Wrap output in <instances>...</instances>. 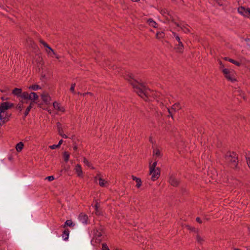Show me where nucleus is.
I'll return each mask as SVG.
<instances>
[{"label": "nucleus", "mask_w": 250, "mask_h": 250, "mask_svg": "<svg viewBox=\"0 0 250 250\" xmlns=\"http://www.w3.org/2000/svg\"><path fill=\"white\" fill-rule=\"evenodd\" d=\"M125 79L132 86L134 91L145 101H148L150 89L147 87L145 83L141 81H138L134 79L131 75L126 76Z\"/></svg>", "instance_id": "1"}, {"label": "nucleus", "mask_w": 250, "mask_h": 250, "mask_svg": "<svg viewBox=\"0 0 250 250\" xmlns=\"http://www.w3.org/2000/svg\"><path fill=\"white\" fill-rule=\"evenodd\" d=\"M225 159L230 167L234 169L237 168L238 156L234 152H228L225 155Z\"/></svg>", "instance_id": "2"}, {"label": "nucleus", "mask_w": 250, "mask_h": 250, "mask_svg": "<svg viewBox=\"0 0 250 250\" xmlns=\"http://www.w3.org/2000/svg\"><path fill=\"white\" fill-rule=\"evenodd\" d=\"M224 77L227 79L228 81L231 82H234L237 81L236 78V73L235 71L232 69H229L227 68H224L222 70Z\"/></svg>", "instance_id": "3"}, {"label": "nucleus", "mask_w": 250, "mask_h": 250, "mask_svg": "<svg viewBox=\"0 0 250 250\" xmlns=\"http://www.w3.org/2000/svg\"><path fill=\"white\" fill-rule=\"evenodd\" d=\"M21 98L24 100L37 101L39 99V96L35 92L29 94L27 92H23L21 95Z\"/></svg>", "instance_id": "4"}, {"label": "nucleus", "mask_w": 250, "mask_h": 250, "mask_svg": "<svg viewBox=\"0 0 250 250\" xmlns=\"http://www.w3.org/2000/svg\"><path fill=\"white\" fill-rule=\"evenodd\" d=\"M172 34L178 43V44L174 48L176 52L179 53H182L184 50V45L181 42L180 37L176 33L174 32H172Z\"/></svg>", "instance_id": "5"}, {"label": "nucleus", "mask_w": 250, "mask_h": 250, "mask_svg": "<svg viewBox=\"0 0 250 250\" xmlns=\"http://www.w3.org/2000/svg\"><path fill=\"white\" fill-rule=\"evenodd\" d=\"M13 106V104L7 102L1 103L0 104V118L1 117V113H4L7 109H10Z\"/></svg>", "instance_id": "6"}, {"label": "nucleus", "mask_w": 250, "mask_h": 250, "mask_svg": "<svg viewBox=\"0 0 250 250\" xmlns=\"http://www.w3.org/2000/svg\"><path fill=\"white\" fill-rule=\"evenodd\" d=\"M39 42L44 46V47L46 48L45 51L48 55H50L52 57H53V55H56V53L54 51V50L44 41L40 39Z\"/></svg>", "instance_id": "7"}, {"label": "nucleus", "mask_w": 250, "mask_h": 250, "mask_svg": "<svg viewBox=\"0 0 250 250\" xmlns=\"http://www.w3.org/2000/svg\"><path fill=\"white\" fill-rule=\"evenodd\" d=\"M160 173L161 170L159 167H157L156 169H154L152 172H151V170H149V174L151 175V179L153 181H156L159 178Z\"/></svg>", "instance_id": "8"}, {"label": "nucleus", "mask_w": 250, "mask_h": 250, "mask_svg": "<svg viewBox=\"0 0 250 250\" xmlns=\"http://www.w3.org/2000/svg\"><path fill=\"white\" fill-rule=\"evenodd\" d=\"M238 11L241 14L248 16V15L250 14V8L246 9L244 7L241 6L238 8Z\"/></svg>", "instance_id": "9"}, {"label": "nucleus", "mask_w": 250, "mask_h": 250, "mask_svg": "<svg viewBox=\"0 0 250 250\" xmlns=\"http://www.w3.org/2000/svg\"><path fill=\"white\" fill-rule=\"evenodd\" d=\"M57 127L58 134L62 138H67L68 136L63 133V131L62 127V124L59 122L57 123Z\"/></svg>", "instance_id": "10"}, {"label": "nucleus", "mask_w": 250, "mask_h": 250, "mask_svg": "<svg viewBox=\"0 0 250 250\" xmlns=\"http://www.w3.org/2000/svg\"><path fill=\"white\" fill-rule=\"evenodd\" d=\"M168 182L173 187H177L179 184V181L173 176L169 177Z\"/></svg>", "instance_id": "11"}, {"label": "nucleus", "mask_w": 250, "mask_h": 250, "mask_svg": "<svg viewBox=\"0 0 250 250\" xmlns=\"http://www.w3.org/2000/svg\"><path fill=\"white\" fill-rule=\"evenodd\" d=\"M1 114V117L0 118V120H3L2 123H5L7 122L9 120V118L11 115V114H8L7 112H4V113H2Z\"/></svg>", "instance_id": "12"}, {"label": "nucleus", "mask_w": 250, "mask_h": 250, "mask_svg": "<svg viewBox=\"0 0 250 250\" xmlns=\"http://www.w3.org/2000/svg\"><path fill=\"white\" fill-rule=\"evenodd\" d=\"M79 219L81 222H82L83 224H87V220H88V217L87 216L83 213H81L79 215Z\"/></svg>", "instance_id": "13"}, {"label": "nucleus", "mask_w": 250, "mask_h": 250, "mask_svg": "<svg viewBox=\"0 0 250 250\" xmlns=\"http://www.w3.org/2000/svg\"><path fill=\"white\" fill-rule=\"evenodd\" d=\"M74 169L77 173L78 176L80 177H83V171L82 167L80 164H77L76 166Z\"/></svg>", "instance_id": "14"}, {"label": "nucleus", "mask_w": 250, "mask_h": 250, "mask_svg": "<svg viewBox=\"0 0 250 250\" xmlns=\"http://www.w3.org/2000/svg\"><path fill=\"white\" fill-rule=\"evenodd\" d=\"M22 89L21 88H15L12 92V93L18 97H20L21 98L22 94Z\"/></svg>", "instance_id": "15"}, {"label": "nucleus", "mask_w": 250, "mask_h": 250, "mask_svg": "<svg viewBox=\"0 0 250 250\" xmlns=\"http://www.w3.org/2000/svg\"><path fill=\"white\" fill-rule=\"evenodd\" d=\"M53 106L55 109L58 111H61L62 112H64L65 111L64 108L63 107L61 106L60 104L56 102H55L53 103Z\"/></svg>", "instance_id": "16"}, {"label": "nucleus", "mask_w": 250, "mask_h": 250, "mask_svg": "<svg viewBox=\"0 0 250 250\" xmlns=\"http://www.w3.org/2000/svg\"><path fill=\"white\" fill-rule=\"evenodd\" d=\"M166 19L168 21H171L173 22L177 27H180V25L178 23L175 21V19L172 15H171L170 13L169 15L166 16Z\"/></svg>", "instance_id": "17"}, {"label": "nucleus", "mask_w": 250, "mask_h": 250, "mask_svg": "<svg viewBox=\"0 0 250 250\" xmlns=\"http://www.w3.org/2000/svg\"><path fill=\"white\" fill-rule=\"evenodd\" d=\"M185 227L188 229L191 232H193L194 233H197L199 231V229L195 228V227H191L189 225L185 224L182 225V227Z\"/></svg>", "instance_id": "18"}, {"label": "nucleus", "mask_w": 250, "mask_h": 250, "mask_svg": "<svg viewBox=\"0 0 250 250\" xmlns=\"http://www.w3.org/2000/svg\"><path fill=\"white\" fill-rule=\"evenodd\" d=\"M41 97L42 101L46 104L49 103L50 101V97L48 94L43 93L42 94Z\"/></svg>", "instance_id": "19"}, {"label": "nucleus", "mask_w": 250, "mask_h": 250, "mask_svg": "<svg viewBox=\"0 0 250 250\" xmlns=\"http://www.w3.org/2000/svg\"><path fill=\"white\" fill-rule=\"evenodd\" d=\"M132 179L133 181H135L136 182V187L139 188L142 185L141 179L139 178H137L133 175H132Z\"/></svg>", "instance_id": "20"}, {"label": "nucleus", "mask_w": 250, "mask_h": 250, "mask_svg": "<svg viewBox=\"0 0 250 250\" xmlns=\"http://www.w3.org/2000/svg\"><path fill=\"white\" fill-rule=\"evenodd\" d=\"M181 109V106L179 103H176L173 104L171 107V110H173L174 112L178 111Z\"/></svg>", "instance_id": "21"}, {"label": "nucleus", "mask_w": 250, "mask_h": 250, "mask_svg": "<svg viewBox=\"0 0 250 250\" xmlns=\"http://www.w3.org/2000/svg\"><path fill=\"white\" fill-rule=\"evenodd\" d=\"M96 56L94 57V60L97 63H99L101 60L103 59V54L98 52V54L95 52Z\"/></svg>", "instance_id": "22"}, {"label": "nucleus", "mask_w": 250, "mask_h": 250, "mask_svg": "<svg viewBox=\"0 0 250 250\" xmlns=\"http://www.w3.org/2000/svg\"><path fill=\"white\" fill-rule=\"evenodd\" d=\"M196 240L197 242L200 244H202L203 242H204V239L203 238H202L199 234V231L197 233H196Z\"/></svg>", "instance_id": "23"}, {"label": "nucleus", "mask_w": 250, "mask_h": 250, "mask_svg": "<svg viewBox=\"0 0 250 250\" xmlns=\"http://www.w3.org/2000/svg\"><path fill=\"white\" fill-rule=\"evenodd\" d=\"M27 42L33 47L34 49H36L37 48V46L33 40L31 38H28L27 40Z\"/></svg>", "instance_id": "24"}, {"label": "nucleus", "mask_w": 250, "mask_h": 250, "mask_svg": "<svg viewBox=\"0 0 250 250\" xmlns=\"http://www.w3.org/2000/svg\"><path fill=\"white\" fill-rule=\"evenodd\" d=\"M99 184L101 187H104L106 186L107 182L102 179L101 177L99 178Z\"/></svg>", "instance_id": "25"}, {"label": "nucleus", "mask_w": 250, "mask_h": 250, "mask_svg": "<svg viewBox=\"0 0 250 250\" xmlns=\"http://www.w3.org/2000/svg\"><path fill=\"white\" fill-rule=\"evenodd\" d=\"M23 146H24V145H23V143H22V142L19 143L18 144H17L16 145V150L18 152L21 151V150L23 149Z\"/></svg>", "instance_id": "26"}, {"label": "nucleus", "mask_w": 250, "mask_h": 250, "mask_svg": "<svg viewBox=\"0 0 250 250\" xmlns=\"http://www.w3.org/2000/svg\"><path fill=\"white\" fill-rule=\"evenodd\" d=\"M24 103H26V104H27L28 102L27 101L24 102ZM23 104H24V102H23L22 101H20V102L19 103V104H18V105L16 107V108L17 109L19 110L20 111H21L24 107Z\"/></svg>", "instance_id": "27"}, {"label": "nucleus", "mask_w": 250, "mask_h": 250, "mask_svg": "<svg viewBox=\"0 0 250 250\" xmlns=\"http://www.w3.org/2000/svg\"><path fill=\"white\" fill-rule=\"evenodd\" d=\"M147 22L149 25H150L154 28L157 27V23L155 21H154L152 19H149L147 20Z\"/></svg>", "instance_id": "28"}, {"label": "nucleus", "mask_w": 250, "mask_h": 250, "mask_svg": "<svg viewBox=\"0 0 250 250\" xmlns=\"http://www.w3.org/2000/svg\"><path fill=\"white\" fill-rule=\"evenodd\" d=\"M63 157L64 161L65 162H67L69 160V157H70L69 153L67 151H64L63 153Z\"/></svg>", "instance_id": "29"}, {"label": "nucleus", "mask_w": 250, "mask_h": 250, "mask_svg": "<svg viewBox=\"0 0 250 250\" xmlns=\"http://www.w3.org/2000/svg\"><path fill=\"white\" fill-rule=\"evenodd\" d=\"M157 162L156 161H155L152 165L150 163H149V170H151V172H152L154 169L157 168Z\"/></svg>", "instance_id": "30"}, {"label": "nucleus", "mask_w": 250, "mask_h": 250, "mask_svg": "<svg viewBox=\"0 0 250 250\" xmlns=\"http://www.w3.org/2000/svg\"><path fill=\"white\" fill-rule=\"evenodd\" d=\"M83 162L87 167H90L93 169H94V167H92L91 164L90 163V162H89L88 160L85 157H83Z\"/></svg>", "instance_id": "31"}, {"label": "nucleus", "mask_w": 250, "mask_h": 250, "mask_svg": "<svg viewBox=\"0 0 250 250\" xmlns=\"http://www.w3.org/2000/svg\"><path fill=\"white\" fill-rule=\"evenodd\" d=\"M165 33L163 32H158L156 33V37L158 39H160L164 38Z\"/></svg>", "instance_id": "32"}, {"label": "nucleus", "mask_w": 250, "mask_h": 250, "mask_svg": "<svg viewBox=\"0 0 250 250\" xmlns=\"http://www.w3.org/2000/svg\"><path fill=\"white\" fill-rule=\"evenodd\" d=\"M29 88L31 90H37L39 89H41V87L38 84H33L32 85H31L29 87Z\"/></svg>", "instance_id": "33"}, {"label": "nucleus", "mask_w": 250, "mask_h": 250, "mask_svg": "<svg viewBox=\"0 0 250 250\" xmlns=\"http://www.w3.org/2000/svg\"><path fill=\"white\" fill-rule=\"evenodd\" d=\"M228 61H229V62H231V63H233V64H235L236 65H237V66H240L241 65V63H240V62H237V61H235V60H233V59H229L228 60Z\"/></svg>", "instance_id": "34"}, {"label": "nucleus", "mask_w": 250, "mask_h": 250, "mask_svg": "<svg viewBox=\"0 0 250 250\" xmlns=\"http://www.w3.org/2000/svg\"><path fill=\"white\" fill-rule=\"evenodd\" d=\"M153 155H155L158 157L161 156L160 150L159 149H154L153 151Z\"/></svg>", "instance_id": "35"}, {"label": "nucleus", "mask_w": 250, "mask_h": 250, "mask_svg": "<svg viewBox=\"0 0 250 250\" xmlns=\"http://www.w3.org/2000/svg\"><path fill=\"white\" fill-rule=\"evenodd\" d=\"M161 13L166 17V16L169 15V12L166 9H162Z\"/></svg>", "instance_id": "36"}, {"label": "nucleus", "mask_w": 250, "mask_h": 250, "mask_svg": "<svg viewBox=\"0 0 250 250\" xmlns=\"http://www.w3.org/2000/svg\"><path fill=\"white\" fill-rule=\"evenodd\" d=\"M69 230L67 229H65L64 230V231H63V233H64V236H63L64 238V240H67L68 238V235H69Z\"/></svg>", "instance_id": "37"}, {"label": "nucleus", "mask_w": 250, "mask_h": 250, "mask_svg": "<svg viewBox=\"0 0 250 250\" xmlns=\"http://www.w3.org/2000/svg\"><path fill=\"white\" fill-rule=\"evenodd\" d=\"M181 29L182 30H183L186 33L190 32V30H189V29L186 28L184 26H183V27H181Z\"/></svg>", "instance_id": "38"}, {"label": "nucleus", "mask_w": 250, "mask_h": 250, "mask_svg": "<svg viewBox=\"0 0 250 250\" xmlns=\"http://www.w3.org/2000/svg\"><path fill=\"white\" fill-rule=\"evenodd\" d=\"M215 1L219 5L222 6L224 4V0H213Z\"/></svg>", "instance_id": "39"}, {"label": "nucleus", "mask_w": 250, "mask_h": 250, "mask_svg": "<svg viewBox=\"0 0 250 250\" xmlns=\"http://www.w3.org/2000/svg\"><path fill=\"white\" fill-rule=\"evenodd\" d=\"M32 108H31L30 106H28L27 107V108L26 109V110L24 113V118H25L27 115L28 114H29V112H30V110Z\"/></svg>", "instance_id": "40"}, {"label": "nucleus", "mask_w": 250, "mask_h": 250, "mask_svg": "<svg viewBox=\"0 0 250 250\" xmlns=\"http://www.w3.org/2000/svg\"><path fill=\"white\" fill-rule=\"evenodd\" d=\"M73 224V223L72 222V221L71 220H67L65 222V225L64 226V227H65V226H69V227H71Z\"/></svg>", "instance_id": "41"}, {"label": "nucleus", "mask_w": 250, "mask_h": 250, "mask_svg": "<svg viewBox=\"0 0 250 250\" xmlns=\"http://www.w3.org/2000/svg\"><path fill=\"white\" fill-rule=\"evenodd\" d=\"M167 109L169 113V114L167 115V117H171L172 119H173V117L172 115V111H173V110H171V108L169 109L168 108H167Z\"/></svg>", "instance_id": "42"}, {"label": "nucleus", "mask_w": 250, "mask_h": 250, "mask_svg": "<svg viewBox=\"0 0 250 250\" xmlns=\"http://www.w3.org/2000/svg\"><path fill=\"white\" fill-rule=\"evenodd\" d=\"M31 102L29 104V106H30L31 108H33L35 104H38L37 101H34V100H31Z\"/></svg>", "instance_id": "43"}, {"label": "nucleus", "mask_w": 250, "mask_h": 250, "mask_svg": "<svg viewBox=\"0 0 250 250\" xmlns=\"http://www.w3.org/2000/svg\"><path fill=\"white\" fill-rule=\"evenodd\" d=\"M102 250H109L108 247L107 246V245L106 243L102 244Z\"/></svg>", "instance_id": "44"}, {"label": "nucleus", "mask_w": 250, "mask_h": 250, "mask_svg": "<svg viewBox=\"0 0 250 250\" xmlns=\"http://www.w3.org/2000/svg\"><path fill=\"white\" fill-rule=\"evenodd\" d=\"M75 85H76V84L75 83H72L71 84V86L70 87V91L73 93H75Z\"/></svg>", "instance_id": "45"}, {"label": "nucleus", "mask_w": 250, "mask_h": 250, "mask_svg": "<svg viewBox=\"0 0 250 250\" xmlns=\"http://www.w3.org/2000/svg\"><path fill=\"white\" fill-rule=\"evenodd\" d=\"M95 235L97 237H100L102 235V233L101 231L97 230L96 232L95 233Z\"/></svg>", "instance_id": "46"}, {"label": "nucleus", "mask_w": 250, "mask_h": 250, "mask_svg": "<svg viewBox=\"0 0 250 250\" xmlns=\"http://www.w3.org/2000/svg\"><path fill=\"white\" fill-rule=\"evenodd\" d=\"M49 147L52 149H54L60 147L58 145H53L52 146H50Z\"/></svg>", "instance_id": "47"}, {"label": "nucleus", "mask_w": 250, "mask_h": 250, "mask_svg": "<svg viewBox=\"0 0 250 250\" xmlns=\"http://www.w3.org/2000/svg\"><path fill=\"white\" fill-rule=\"evenodd\" d=\"M99 207V203L97 201H96L95 204L94 205V208H95V211L96 212L98 211V209Z\"/></svg>", "instance_id": "48"}, {"label": "nucleus", "mask_w": 250, "mask_h": 250, "mask_svg": "<svg viewBox=\"0 0 250 250\" xmlns=\"http://www.w3.org/2000/svg\"><path fill=\"white\" fill-rule=\"evenodd\" d=\"M79 142V140L78 139H74V141H73V145H78Z\"/></svg>", "instance_id": "49"}, {"label": "nucleus", "mask_w": 250, "mask_h": 250, "mask_svg": "<svg viewBox=\"0 0 250 250\" xmlns=\"http://www.w3.org/2000/svg\"><path fill=\"white\" fill-rule=\"evenodd\" d=\"M46 179H48L49 181H53L54 179L53 176H49L46 177Z\"/></svg>", "instance_id": "50"}, {"label": "nucleus", "mask_w": 250, "mask_h": 250, "mask_svg": "<svg viewBox=\"0 0 250 250\" xmlns=\"http://www.w3.org/2000/svg\"><path fill=\"white\" fill-rule=\"evenodd\" d=\"M196 220L199 224H202V221L201 220V218L200 217H199L196 218Z\"/></svg>", "instance_id": "51"}, {"label": "nucleus", "mask_w": 250, "mask_h": 250, "mask_svg": "<svg viewBox=\"0 0 250 250\" xmlns=\"http://www.w3.org/2000/svg\"><path fill=\"white\" fill-rule=\"evenodd\" d=\"M247 162L248 165L249 167L250 168V158H247Z\"/></svg>", "instance_id": "52"}, {"label": "nucleus", "mask_w": 250, "mask_h": 250, "mask_svg": "<svg viewBox=\"0 0 250 250\" xmlns=\"http://www.w3.org/2000/svg\"><path fill=\"white\" fill-rule=\"evenodd\" d=\"M219 64L220 65V68H222L223 69H224V64L222 63V62L221 61H219Z\"/></svg>", "instance_id": "53"}, {"label": "nucleus", "mask_w": 250, "mask_h": 250, "mask_svg": "<svg viewBox=\"0 0 250 250\" xmlns=\"http://www.w3.org/2000/svg\"><path fill=\"white\" fill-rule=\"evenodd\" d=\"M86 94H88V95H90L91 96H93V94L92 93L88 92L84 93H83V96H85L86 95Z\"/></svg>", "instance_id": "54"}, {"label": "nucleus", "mask_w": 250, "mask_h": 250, "mask_svg": "<svg viewBox=\"0 0 250 250\" xmlns=\"http://www.w3.org/2000/svg\"><path fill=\"white\" fill-rule=\"evenodd\" d=\"M62 143H63V140L62 139H61V140L59 141V143L58 144V145L59 146V147L62 144Z\"/></svg>", "instance_id": "55"}, {"label": "nucleus", "mask_w": 250, "mask_h": 250, "mask_svg": "<svg viewBox=\"0 0 250 250\" xmlns=\"http://www.w3.org/2000/svg\"><path fill=\"white\" fill-rule=\"evenodd\" d=\"M73 149L76 151L78 149V145H74Z\"/></svg>", "instance_id": "56"}, {"label": "nucleus", "mask_w": 250, "mask_h": 250, "mask_svg": "<svg viewBox=\"0 0 250 250\" xmlns=\"http://www.w3.org/2000/svg\"><path fill=\"white\" fill-rule=\"evenodd\" d=\"M71 139L72 140V141H74V139H77L75 135H73L71 137Z\"/></svg>", "instance_id": "57"}, {"label": "nucleus", "mask_w": 250, "mask_h": 250, "mask_svg": "<svg viewBox=\"0 0 250 250\" xmlns=\"http://www.w3.org/2000/svg\"><path fill=\"white\" fill-rule=\"evenodd\" d=\"M53 55L55 56V57L56 59H59V56L57 54H56V55Z\"/></svg>", "instance_id": "58"}, {"label": "nucleus", "mask_w": 250, "mask_h": 250, "mask_svg": "<svg viewBox=\"0 0 250 250\" xmlns=\"http://www.w3.org/2000/svg\"><path fill=\"white\" fill-rule=\"evenodd\" d=\"M53 55L55 56V57L56 59H59V56L57 54H56V55Z\"/></svg>", "instance_id": "59"}, {"label": "nucleus", "mask_w": 250, "mask_h": 250, "mask_svg": "<svg viewBox=\"0 0 250 250\" xmlns=\"http://www.w3.org/2000/svg\"><path fill=\"white\" fill-rule=\"evenodd\" d=\"M100 176H101V174L100 173H98L96 176H97V177H98L99 178L100 177H101Z\"/></svg>", "instance_id": "60"}, {"label": "nucleus", "mask_w": 250, "mask_h": 250, "mask_svg": "<svg viewBox=\"0 0 250 250\" xmlns=\"http://www.w3.org/2000/svg\"><path fill=\"white\" fill-rule=\"evenodd\" d=\"M2 121H3V120H0V125H3L4 124V123H2Z\"/></svg>", "instance_id": "61"}, {"label": "nucleus", "mask_w": 250, "mask_h": 250, "mask_svg": "<svg viewBox=\"0 0 250 250\" xmlns=\"http://www.w3.org/2000/svg\"><path fill=\"white\" fill-rule=\"evenodd\" d=\"M229 58H227V57H225V58H224V60H226V61H228V60H229Z\"/></svg>", "instance_id": "62"}, {"label": "nucleus", "mask_w": 250, "mask_h": 250, "mask_svg": "<svg viewBox=\"0 0 250 250\" xmlns=\"http://www.w3.org/2000/svg\"><path fill=\"white\" fill-rule=\"evenodd\" d=\"M38 106L40 107H42V104H38Z\"/></svg>", "instance_id": "63"}, {"label": "nucleus", "mask_w": 250, "mask_h": 250, "mask_svg": "<svg viewBox=\"0 0 250 250\" xmlns=\"http://www.w3.org/2000/svg\"><path fill=\"white\" fill-rule=\"evenodd\" d=\"M234 250H241L239 249H238V248H235V249H234Z\"/></svg>", "instance_id": "64"}]
</instances>
